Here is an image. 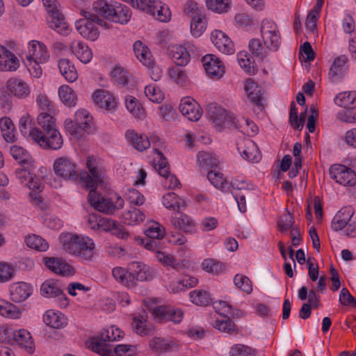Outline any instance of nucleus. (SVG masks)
I'll use <instances>...</instances> for the list:
<instances>
[{
	"instance_id": "nucleus-46",
	"label": "nucleus",
	"mask_w": 356,
	"mask_h": 356,
	"mask_svg": "<svg viewBox=\"0 0 356 356\" xmlns=\"http://www.w3.org/2000/svg\"><path fill=\"white\" fill-rule=\"evenodd\" d=\"M331 178H356L355 172L341 164H333L329 169Z\"/></svg>"
},
{
	"instance_id": "nucleus-22",
	"label": "nucleus",
	"mask_w": 356,
	"mask_h": 356,
	"mask_svg": "<svg viewBox=\"0 0 356 356\" xmlns=\"http://www.w3.org/2000/svg\"><path fill=\"white\" fill-rule=\"evenodd\" d=\"M12 345H17L29 353H33L35 345L30 332L25 329L15 330Z\"/></svg>"
},
{
	"instance_id": "nucleus-23",
	"label": "nucleus",
	"mask_w": 356,
	"mask_h": 356,
	"mask_svg": "<svg viewBox=\"0 0 356 356\" xmlns=\"http://www.w3.org/2000/svg\"><path fill=\"white\" fill-rule=\"evenodd\" d=\"M43 261L45 266L52 272L60 275H74V268L61 259L55 257H44Z\"/></svg>"
},
{
	"instance_id": "nucleus-12",
	"label": "nucleus",
	"mask_w": 356,
	"mask_h": 356,
	"mask_svg": "<svg viewBox=\"0 0 356 356\" xmlns=\"http://www.w3.org/2000/svg\"><path fill=\"white\" fill-rule=\"evenodd\" d=\"M202 65L207 75L213 79L221 78L225 68L220 59L214 54H207L202 58Z\"/></svg>"
},
{
	"instance_id": "nucleus-15",
	"label": "nucleus",
	"mask_w": 356,
	"mask_h": 356,
	"mask_svg": "<svg viewBox=\"0 0 356 356\" xmlns=\"http://www.w3.org/2000/svg\"><path fill=\"white\" fill-rule=\"evenodd\" d=\"M244 90L250 102L258 107L263 106L264 90L261 86L248 79L245 83Z\"/></svg>"
},
{
	"instance_id": "nucleus-62",
	"label": "nucleus",
	"mask_w": 356,
	"mask_h": 356,
	"mask_svg": "<svg viewBox=\"0 0 356 356\" xmlns=\"http://www.w3.org/2000/svg\"><path fill=\"white\" fill-rule=\"evenodd\" d=\"M147 238L161 240L165 235L164 228L158 222H153L145 230Z\"/></svg>"
},
{
	"instance_id": "nucleus-34",
	"label": "nucleus",
	"mask_w": 356,
	"mask_h": 356,
	"mask_svg": "<svg viewBox=\"0 0 356 356\" xmlns=\"http://www.w3.org/2000/svg\"><path fill=\"white\" fill-rule=\"evenodd\" d=\"M353 211L352 208L344 207L341 209L332 220V228L334 231H343L353 218Z\"/></svg>"
},
{
	"instance_id": "nucleus-60",
	"label": "nucleus",
	"mask_w": 356,
	"mask_h": 356,
	"mask_svg": "<svg viewBox=\"0 0 356 356\" xmlns=\"http://www.w3.org/2000/svg\"><path fill=\"white\" fill-rule=\"evenodd\" d=\"M175 345V343L172 341L160 337H154L149 341L150 348L159 353L169 351L173 348Z\"/></svg>"
},
{
	"instance_id": "nucleus-20",
	"label": "nucleus",
	"mask_w": 356,
	"mask_h": 356,
	"mask_svg": "<svg viewBox=\"0 0 356 356\" xmlns=\"http://www.w3.org/2000/svg\"><path fill=\"white\" fill-rule=\"evenodd\" d=\"M100 222V229L104 231L111 232L119 238L127 240L131 237L129 232L116 220L105 218L101 219Z\"/></svg>"
},
{
	"instance_id": "nucleus-17",
	"label": "nucleus",
	"mask_w": 356,
	"mask_h": 356,
	"mask_svg": "<svg viewBox=\"0 0 356 356\" xmlns=\"http://www.w3.org/2000/svg\"><path fill=\"white\" fill-rule=\"evenodd\" d=\"M49 58V54L47 47L38 41L32 40L28 45L26 60L39 61L45 63Z\"/></svg>"
},
{
	"instance_id": "nucleus-11",
	"label": "nucleus",
	"mask_w": 356,
	"mask_h": 356,
	"mask_svg": "<svg viewBox=\"0 0 356 356\" xmlns=\"http://www.w3.org/2000/svg\"><path fill=\"white\" fill-rule=\"evenodd\" d=\"M40 293L43 297L55 298L60 308H65L69 303L68 298L58 286V284L51 280H46L40 287Z\"/></svg>"
},
{
	"instance_id": "nucleus-41",
	"label": "nucleus",
	"mask_w": 356,
	"mask_h": 356,
	"mask_svg": "<svg viewBox=\"0 0 356 356\" xmlns=\"http://www.w3.org/2000/svg\"><path fill=\"white\" fill-rule=\"evenodd\" d=\"M134 51L136 58L144 65L151 66L153 64L152 54L142 42L138 40L134 44Z\"/></svg>"
},
{
	"instance_id": "nucleus-28",
	"label": "nucleus",
	"mask_w": 356,
	"mask_h": 356,
	"mask_svg": "<svg viewBox=\"0 0 356 356\" xmlns=\"http://www.w3.org/2000/svg\"><path fill=\"white\" fill-rule=\"evenodd\" d=\"M244 147H238L241 156L248 161L257 163L261 159V154L257 145L250 139L244 140Z\"/></svg>"
},
{
	"instance_id": "nucleus-52",
	"label": "nucleus",
	"mask_w": 356,
	"mask_h": 356,
	"mask_svg": "<svg viewBox=\"0 0 356 356\" xmlns=\"http://www.w3.org/2000/svg\"><path fill=\"white\" fill-rule=\"evenodd\" d=\"M259 351L247 345L236 343L231 346L229 350V356H256Z\"/></svg>"
},
{
	"instance_id": "nucleus-26",
	"label": "nucleus",
	"mask_w": 356,
	"mask_h": 356,
	"mask_svg": "<svg viewBox=\"0 0 356 356\" xmlns=\"http://www.w3.org/2000/svg\"><path fill=\"white\" fill-rule=\"evenodd\" d=\"M168 54L178 66H185L190 61V54L183 45L171 44L168 46Z\"/></svg>"
},
{
	"instance_id": "nucleus-53",
	"label": "nucleus",
	"mask_w": 356,
	"mask_h": 356,
	"mask_svg": "<svg viewBox=\"0 0 356 356\" xmlns=\"http://www.w3.org/2000/svg\"><path fill=\"white\" fill-rule=\"evenodd\" d=\"M58 95L66 106L69 107L74 106L76 104V97L74 90L68 86H61L58 89Z\"/></svg>"
},
{
	"instance_id": "nucleus-8",
	"label": "nucleus",
	"mask_w": 356,
	"mask_h": 356,
	"mask_svg": "<svg viewBox=\"0 0 356 356\" xmlns=\"http://www.w3.org/2000/svg\"><path fill=\"white\" fill-rule=\"evenodd\" d=\"M55 175L60 178H79L76 163L70 157L60 156L55 159L53 165Z\"/></svg>"
},
{
	"instance_id": "nucleus-3",
	"label": "nucleus",
	"mask_w": 356,
	"mask_h": 356,
	"mask_svg": "<svg viewBox=\"0 0 356 356\" xmlns=\"http://www.w3.org/2000/svg\"><path fill=\"white\" fill-rule=\"evenodd\" d=\"M81 15L84 17V19L77 20L75 26L78 32L83 38L92 41H95L99 38V32L95 24L108 29V24L92 13L82 10Z\"/></svg>"
},
{
	"instance_id": "nucleus-58",
	"label": "nucleus",
	"mask_w": 356,
	"mask_h": 356,
	"mask_svg": "<svg viewBox=\"0 0 356 356\" xmlns=\"http://www.w3.org/2000/svg\"><path fill=\"white\" fill-rule=\"evenodd\" d=\"M125 105L127 109L133 116L138 118H140L143 116L144 110L140 103L136 97L131 95L126 96Z\"/></svg>"
},
{
	"instance_id": "nucleus-59",
	"label": "nucleus",
	"mask_w": 356,
	"mask_h": 356,
	"mask_svg": "<svg viewBox=\"0 0 356 356\" xmlns=\"http://www.w3.org/2000/svg\"><path fill=\"white\" fill-rule=\"evenodd\" d=\"M25 243L30 248L40 252L46 251L49 248L48 243L44 238L35 234L26 237Z\"/></svg>"
},
{
	"instance_id": "nucleus-27",
	"label": "nucleus",
	"mask_w": 356,
	"mask_h": 356,
	"mask_svg": "<svg viewBox=\"0 0 356 356\" xmlns=\"http://www.w3.org/2000/svg\"><path fill=\"white\" fill-rule=\"evenodd\" d=\"M27 187L31 190L30 192L31 203L40 209L45 208V203L43 202L42 197L39 195L44 188L42 179H29L26 184Z\"/></svg>"
},
{
	"instance_id": "nucleus-30",
	"label": "nucleus",
	"mask_w": 356,
	"mask_h": 356,
	"mask_svg": "<svg viewBox=\"0 0 356 356\" xmlns=\"http://www.w3.org/2000/svg\"><path fill=\"white\" fill-rule=\"evenodd\" d=\"M348 61V58L345 55H341L334 58L331 65L328 73L329 79L332 82H337L345 75V64Z\"/></svg>"
},
{
	"instance_id": "nucleus-49",
	"label": "nucleus",
	"mask_w": 356,
	"mask_h": 356,
	"mask_svg": "<svg viewBox=\"0 0 356 356\" xmlns=\"http://www.w3.org/2000/svg\"><path fill=\"white\" fill-rule=\"evenodd\" d=\"M0 315L8 318L17 319L21 316V312L15 305L0 299Z\"/></svg>"
},
{
	"instance_id": "nucleus-40",
	"label": "nucleus",
	"mask_w": 356,
	"mask_h": 356,
	"mask_svg": "<svg viewBox=\"0 0 356 356\" xmlns=\"http://www.w3.org/2000/svg\"><path fill=\"white\" fill-rule=\"evenodd\" d=\"M75 122L79 128L89 134L92 131V118L85 109H80L75 113Z\"/></svg>"
},
{
	"instance_id": "nucleus-1",
	"label": "nucleus",
	"mask_w": 356,
	"mask_h": 356,
	"mask_svg": "<svg viewBox=\"0 0 356 356\" xmlns=\"http://www.w3.org/2000/svg\"><path fill=\"white\" fill-rule=\"evenodd\" d=\"M79 187L88 191V202L96 210L106 213H112L115 209L124 206V200L115 193L109 198H104L97 193L98 188H106L104 179H75Z\"/></svg>"
},
{
	"instance_id": "nucleus-6",
	"label": "nucleus",
	"mask_w": 356,
	"mask_h": 356,
	"mask_svg": "<svg viewBox=\"0 0 356 356\" xmlns=\"http://www.w3.org/2000/svg\"><path fill=\"white\" fill-rule=\"evenodd\" d=\"M12 156L20 164L15 170L17 178H35V168L29 163V155L22 147L13 145L10 149Z\"/></svg>"
},
{
	"instance_id": "nucleus-16",
	"label": "nucleus",
	"mask_w": 356,
	"mask_h": 356,
	"mask_svg": "<svg viewBox=\"0 0 356 356\" xmlns=\"http://www.w3.org/2000/svg\"><path fill=\"white\" fill-rule=\"evenodd\" d=\"M172 225L186 234H193L195 233V223L193 219L186 213L179 211L171 217Z\"/></svg>"
},
{
	"instance_id": "nucleus-47",
	"label": "nucleus",
	"mask_w": 356,
	"mask_h": 356,
	"mask_svg": "<svg viewBox=\"0 0 356 356\" xmlns=\"http://www.w3.org/2000/svg\"><path fill=\"white\" fill-rule=\"evenodd\" d=\"M0 129L3 138L8 143L15 140V129L10 118L4 117L0 120Z\"/></svg>"
},
{
	"instance_id": "nucleus-36",
	"label": "nucleus",
	"mask_w": 356,
	"mask_h": 356,
	"mask_svg": "<svg viewBox=\"0 0 356 356\" xmlns=\"http://www.w3.org/2000/svg\"><path fill=\"white\" fill-rule=\"evenodd\" d=\"M111 14L110 21L122 24H127L131 17L130 9L127 6L118 2L113 3Z\"/></svg>"
},
{
	"instance_id": "nucleus-5",
	"label": "nucleus",
	"mask_w": 356,
	"mask_h": 356,
	"mask_svg": "<svg viewBox=\"0 0 356 356\" xmlns=\"http://www.w3.org/2000/svg\"><path fill=\"white\" fill-rule=\"evenodd\" d=\"M31 138L44 149H59L63 143V138L57 129L41 131L35 129L31 134Z\"/></svg>"
},
{
	"instance_id": "nucleus-57",
	"label": "nucleus",
	"mask_w": 356,
	"mask_h": 356,
	"mask_svg": "<svg viewBox=\"0 0 356 356\" xmlns=\"http://www.w3.org/2000/svg\"><path fill=\"white\" fill-rule=\"evenodd\" d=\"M113 80L122 86H126L131 80L129 72L123 67H115L111 72Z\"/></svg>"
},
{
	"instance_id": "nucleus-37",
	"label": "nucleus",
	"mask_w": 356,
	"mask_h": 356,
	"mask_svg": "<svg viewBox=\"0 0 356 356\" xmlns=\"http://www.w3.org/2000/svg\"><path fill=\"white\" fill-rule=\"evenodd\" d=\"M70 49L76 58L83 63H89L92 58L91 50L83 42H72L70 45Z\"/></svg>"
},
{
	"instance_id": "nucleus-25",
	"label": "nucleus",
	"mask_w": 356,
	"mask_h": 356,
	"mask_svg": "<svg viewBox=\"0 0 356 356\" xmlns=\"http://www.w3.org/2000/svg\"><path fill=\"white\" fill-rule=\"evenodd\" d=\"M92 99L95 104L106 110H111L117 106V102L113 95L105 90L99 89L94 91Z\"/></svg>"
},
{
	"instance_id": "nucleus-10",
	"label": "nucleus",
	"mask_w": 356,
	"mask_h": 356,
	"mask_svg": "<svg viewBox=\"0 0 356 356\" xmlns=\"http://www.w3.org/2000/svg\"><path fill=\"white\" fill-rule=\"evenodd\" d=\"M207 109V115L215 126L222 127L235 124V118L217 104H209Z\"/></svg>"
},
{
	"instance_id": "nucleus-64",
	"label": "nucleus",
	"mask_w": 356,
	"mask_h": 356,
	"mask_svg": "<svg viewBox=\"0 0 356 356\" xmlns=\"http://www.w3.org/2000/svg\"><path fill=\"white\" fill-rule=\"evenodd\" d=\"M180 67L176 65V66L170 68L168 74L177 84L185 86L188 81V76L186 72L180 68Z\"/></svg>"
},
{
	"instance_id": "nucleus-2",
	"label": "nucleus",
	"mask_w": 356,
	"mask_h": 356,
	"mask_svg": "<svg viewBox=\"0 0 356 356\" xmlns=\"http://www.w3.org/2000/svg\"><path fill=\"white\" fill-rule=\"evenodd\" d=\"M59 238L63 250L72 256L90 261L95 254V243L88 236L72 233H62Z\"/></svg>"
},
{
	"instance_id": "nucleus-33",
	"label": "nucleus",
	"mask_w": 356,
	"mask_h": 356,
	"mask_svg": "<svg viewBox=\"0 0 356 356\" xmlns=\"http://www.w3.org/2000/svg\"><path fill=\"white\" fill-rule=\"evenodd\" d=\"M86 165L89 174L86 177L81 176L79 178H104V167L99 159L89 156L86 158Z\"/></svg>"
},
{
	"instance_id": "nucleus-50",
	"label": "nucleus",
	"mask_w": 356,
	"mask_h": 356,
	"mask_svg": "<svg viewBox=\"0 0 356 356\" xmlns=\"http://www.w3.org/2000/svg\"><path fill=\"white\" fill-rule=\"evenodd\" d=\"M335 104L344 108L356 107V92H344L339 93L335 99Z\"/></svg>"
},
{
	"instance_id": "nucleus-38",
	"label": "nucleus",
	"mask_w": 356,
	"mask_h": 356,
	"mask_svg": "<svg viewBox=\"0 0 356 356\" xmlns=\"http://www.w3.org/2000/svg\"><path fill=\"white\" fill-rule=\"evenodd\" d=\"M113 3H110L105 0H98L92 4V10L90 11L99 18L110 21L112 16Z\"/></svg>"
},
{
	"instance_id": "nucleus-21",
	"label": "nucleus",
	"mask_w": 356,
	"mask_h": 356,
	"mask_svg": "<svg viewBox=\"0 0 356 356\" xmlns=\"http://www.w3.org/2000/svg\"><path fill=\"white\" fill-rule=\"evenodd\" d=\"M129 270L133 271L134 282L136 280L140 282L150 281L156 275V270L154 268L138 261L132 262L129 265Z\"/></svg>"
},
{
	"instance_id": "nucleus-32",
	"label": "nucleus",
	"mask_w": 356,
	"mask_h": 356,
	"mask_svg": "<svg viewBox=\"0 0 356 356\" xmlns=\"http://www.w3.org/2000/svg\"><path fill=\"white\" fill-rule=\"evenodd\" d=\"M8 91L19 98H26L30 94L29 85L18 78H11L7 82Z\"/></svg>"
},
{
	"instance_id": "nucleus-61",
	"label": "nucleus",
	"mask_w": 356,
	"mask_h": 356,
	"mask_svg": "<svg viewBox=\"0 0 356 356\" xmlns=\"http://www.w3.org/2000/svg\"><path fill=\"white\" fill-rule=\"evenodd\" d=\"M132 327L135 332L140 336L149 335L153 332V328L147 325L146 319L144 316L134 317Z\"/></svg>"
},
{
	"instance_id": "nucleus-51",
	"label": "nucleus",
	"mask_w": 356,
	"mask_h": 356,
	"mask_svg": "<svg viewBox=\"0 0 356 356\" xmlns=\"http://www.w3.org/2000/svg\"><path fill=\"white\" fill-rule=\"evenodd\" d=\"M213 307L215 311L222 317L231 316L232 317L238 316L240 311L234 309L228 302L223 300H218L213 302Z\"/></svg>"
},
{
	"instance_id": "nucleus-43",
	"label": "nucleus",
	"mask_w": 356,
	"mask_h": 356,
	"mask_svg": "<svg viewBox=\"0 0 356 356\" xmlns=\"http://www.w3.org/2000/svg\"><path fill=\"white\" fill-rule=\"evenodd\" d=\"M212 325L214 328L223 333L228 334H236L238 332L236 325L228 316L217 318L213 321Z\"/></svg>"
},
{
	"instance_id": "nucleus-29",
	"label": "nucleus",
	"mask_w": 356,
	"mask_h": 356,
	"mask_svg": "<svg viewBox=\"0 0 356 356\" xmlns=\"http://www.w3.org/2000/svg\"><path fill=\"white\" fill-rule=\"evenodd\" d=\"M125 137L127 142L139 152H143L150 147L148 137L144 134H140L133 129L127 130Z\"/></svg>"
},
{
	"instance_id": "nucleus-13",
	"label": "nucleus",
	"mask_w": 356,
	"mask_h": 356,
	"mask_svg": "<svg viewBox=\"0 0 356 356\" xmlns=\"http://www.w3.org/2000/svg\"><path fill=\"white\" fill-rule=\"evenodd\" d=\"M179 111L188 120L194 122L197 121L202 114L200 104L190 97L181 99Z\"/></svg>"
},
{
	"instance_id": "nucleus-44",
	"label": "nucleus",
	"mask_w": 356,
	"mask_h": 356,
	"mask_svg": "<svg viewBox=\"0 0 356 356\" xmlns=\"http://www.w3.org/2000/svg\"><path fill=\"white\" fill-rule=\"evenodd\" d=\"M152 11L149 13L156 19L166 22L170 20L171 12L167 5L156 0L153 4Z\"/></svg>"
},
{
	"instance_id": "nucleus-39",
	"label": "nucleus",
	"mask_w": 356,
	"mask_h": 356,
	"mask_svg": "<svg viewBox=\"0 0 356 356\" xmlns=\"http://www.w3.org/2000/svg\"><path fill=\"white\" fill-rule=\"evenodd\" d=\"M58 66L63 76L68 82H74L78 78V74L74 65L67 58L58 60Z\"/></svg>"
},
{
	"instance_id": "nucleus-35",
	"label": "nucleus",
	"mask_w": 356,
	"mask_h": 356,
	"mask_svg": "<svg viewBox=\"0 0 356 356\" xmlns=\"http://www.w3.org/2000/svg\"><path fill=\"white\" fill-rule=\"evenodd\" d=\"M162 203L167 209L176 213L186 207L185 200L173 192H169L163 195Z\"/></svg>"
},
{
	"instance_id": "nucleus-31",
	"label": "nucleus",
	"mask_w": 356,
	"mask_h": 356,
	"mask_svg": "<svg viewBox=\"0 0 356 356\" xmlns=\"http://www.w3.org/2000/svg\"><path fill=\"white\" fill-rule=\"evenodd\" d=\"M44 323L53 328L60 329L67 324L65 315L56 310H47L43 315Z\"/></svg>"
},
{
	"instance_id": "nucleus-54",
	"label": "nucleus",
	"mask_w": 356,
	"mask_h": 356,
	"mask_svg": "<svg viewBox=\"0 0 356 356\" xmlns=\"http://www.w3.org/2000/svg\"><path fill=\"white\" fill-rule=\"evenodd\" d=\"M201 267L204 271L213 275L222 274L225 270V267L222 262L210 258L204 259L201 264Z\"/></svg>"
},
{
	"instance_id": "nucleus-4",
	"label": "nucleus",
	"mask_w": 356,
	"mask_h": 356,
	"mask_svg": "<svg viewBox=\"0 0 356 356\" xmlns=\"http://www.w3.org/2000/svg\"><path fill=\"white\" fill-rule=\"evenodd\" d=\"M47 12V22L49 28L59 34L67 35L69 27L63 15L60 12L57 0H42Z\"/></svg>"
},
{
	"instance_id": "nucleus-18",
	"label": "nucleus",
	"mask_w": 356,
	"mask_h": 356,
	"mask_svg": "<svg viewBox=\"0 0 356 356\" xmlns=\"http://www.w3.org/2000/svg\"><path fill=\"white\" fill-rule=\"evenodd\" d=\"M211 40L220 51L226 54H232L234 52L232 41L222 31L214 30L211 34Z\"/></svg>"
},
{
	"instance_id": "nucleus-55",
	"label": "nucleus",
	"mask_w": 356,
	"mask_h": 356,
	"mask_svg": "<svg viewBox=\"0 0 356 356\" xmlns=\"http://www.w3.org/2000/svg\"><path fill=\"white\" fill-rule=\"evenodd\" d=\"M191 301L200 306H207L211 301L210 293L204 290H194L190 292Z\"/></svg>"
},
{
	"instance_id": "nucleus-48",
	"label": "nucleus",
	"mask_w": 356,
	"mask_h": 356,
	"mask_svg": "<svg viewBox=\"0 0 356 356\" xmlns=\"http://www.w3.org/2000/svg\"><path fill=\"white\" fill-rule=\"evenodd\" d=\"M191 33L192 35L198 38L206 30L207 19L203 14H199L191 17Z\"/></svg>"
},
{
	"instance_id": "nucleus-56",
	"label": "nucleus",
	"mask_w": 356,
	"mask_h": 356,
	"mask_svg": "<svg viewBox=\"0 0 356 356\" xmlns=\"http://www.w3.org/2000/svg\"><path fill=\"white\" fill-rule=\"evenodd\" d=\"M238 180L234 179L235 181H232L229 182L227 179H209L211 185L225 193L230 192L232 188L237 190L243 189L244 188L243 186H239V184L236 183Z\"/></svg>"
},
{
	"instance_id": "nucleus-63",
	"label": "nucleus",
	"mask_w": 356,
	"mask_h": 356,
	"mask_svg": "<svg viewBox=\"0 0 356 356\" xmlns=\"http://www.w3.org/2000/svg\"><path fill=\"white\" fill-rule=\"evenodd\" d=\"M230 0H206L207 8L217 13H227L230 8Z\"/></svg>"
},
{
	"instance_id": "nucleus-14",
	"label": "nucleus",
	"mask_w": 356,
	"mask_h": 356,
	"mask_svg": "<svg viewBox=\"0 0 356 356\" xmlns=\"http://www.w3.org/2000/svg\"><path fill=\"white\" fill-rule=\"evenodd\" d=\"M155 317L162 321H172L179 323L183 318V312L181 309L171 305L159 306L154 309Z\"/></svg>"
},
{
	"instance_id": "nucleus-7",
	"label": "nucleus",
	"mask_w": 356,
	"mask_h": 356,
	"mask_svg": "<svg viewBox=\"0 0 356 356\" xmlns=\"http://www.w3.org/2000/svg\"><path fill=\"white\" fill-rule=\"evenodd\" d=\"M261 32L266 49L276 51L281 44V36L277 24L269 19L262 22Z\"/></svg>"
},
{
	"instance_id": "nucleus-24",
	"label": "nucleus",
	"mask_w": 356,
	"mask_h": 356,
	"mask_svg": "<svg viewBox=\"0 0 356 356\" xmlns=\"http://www.w3.org/2000/svg\"><path fill=\"white\" fill-rule=\"evenodd\" d=\"M9 291L11 300L15 302L26 300L32 293L31 286L24 282L13 283Z\"/></svg>"
},
{
	"instance_id": "nucleus-19",
	"label": "nucleus",
	"mask_w": 356,
	"mask_h": 356,
	"mask_svg": "<svg viewBox=\"0 0 356 356\" xmlns=\"http://www.w3.org/2000/svg\"><path fill=\"white\" fill-rule=\"evenodd\" d=\"M19 67L17 56L6 47L0 44V71L13 72Z\"/></svg>"
},
{
	"instance_id": "nucleus-45",
	"label": "nucleus",
	"mask_w": 356,
	"mask_h": 356,
	"mask_svg": "<svg viewBox=\"0 0 356 356\" xmlns=\"http://www.w3.org/2000/svg\"><path fill=\"white\" fill-rule=\"evenodd\" d=\"M145 214L136 207H131L122 213L124 223L128 225H135L144 221Z\"/></svg>"
},
{
	"instance_id": "nucleus-42",
	"label": "nucleus",
	"mask_w": 356,
	"mask_h": 356,
	"mask_svg": "<svg viewBox=\"0 0 356 356\" xmlns=\"http://www.w3.org/2000/svg\"><path fill=\"white\" fill-rule=\"evenodd\" d=\"M114 279L126 286L130 287L134 285V276L133 271H129L122 267H115L112 270Z\"/></svg>"
},
{
	"instance_id": "nucleus-9",
	"label": "nucleus",
	"mask_w": 356,
	"mask_h": 356,
	"mask_svg": "<svg viewBox=\"0 0 356 356\" xmlns=\"http://www.w3.org/2000/svg\"><path fill=\"white\" fill-rule=\"evenodd\" d=\"M197 163L207 170V178H222V173L218 169L219 161L211 152L202 151L197 154Z\"/></svg>"
}]
</instances>
